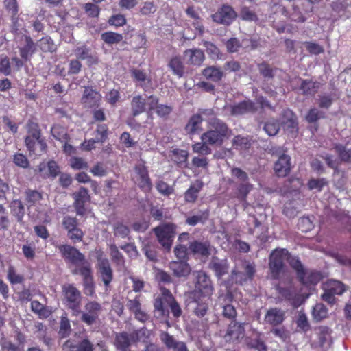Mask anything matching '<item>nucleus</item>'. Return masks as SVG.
<instances>
[{
    "mask_svg": "<svg viewBox=\"0 0 351 351\" xmlns=\"http://www.w3.org/2000/svg\"><path fill=\"white\" fill-rule=\"evenodd\" d=\"M289 261L291 267L295 271L297 278L306 287L315 286L322 279L320 271L306 269L298 257H291L289 252L285 248L274 250L269 259V269L273 280H279L286 269L285 261Z\"/></svg>",
    "mask_w": 351,
    "mask_h": 351,
    "instance_id": "nucleus-1",
    "label": "nucleus"
},
{
    "mask_svg": "<svg viewBox=\"0 0 351 351\" xmlns=\"http://www.w3.org/2000/svg\"><path fill=\"white\" fill-rule=\"evenodd\" d=\"M194 284V289L186 294V305L195 316L202 318L209 311L213 287L210 278L202 271L197 272Z\"/></svg>",
    "mask_w": 351,
    "mask_h": 351,
    "instance_id": "nucleus-2",
    "label": "nucleus"
},
{
    "mask_svg": "<svg viewBox=\"0 0 351 351\" xmlns=\"http://www.w3.org/2000/svg\"><path fill=\"white\" fill-rule=\"evenodd\" d=\"M160 294L154 300V311L159 317H167L169 309L175 318H179L182 314V310L178 302L169 289L165 287L160 288Z\"/></svg>",
    "mask_w": 351,
    "mask_h": 351,
    "instance_id": "nucleus-3",
    "label": "nucleus"
},
{
    "mask_svg": "<svg viewBox=\"0 0 351 351\" xmlns=\"http://www.w3.org/2000/svg\"><path fill=\"white\" fill-rule=\"evenodd\" d=\"M212 123L210 129L201 135L200 139L205 140L210 146L219 147L226 139L230 137L232 131L223 121H216Z\"/></svg>",
    "mask_w": 351,
    "mask_h": 351,
    "instance_id": "nucleus-4",
    "label": "nucleus"
},
{
    "mask_svg": "<svg viewBox=\"0 0 351 351\" xmlns=\"http://www.w3.org/2000/svg\"><path fill=\"white\" fill-rule=\"evenodd\" d=\"M256 274L254 262L250 260H241L231 271L230 278L237 285H244L252 282Z\"/></svg>",
    "mask_w": 351,
    "mask_h": 351,
    "instance_id": "nucleus-5",
    "label": "nucleus"
},
{
    "mask_svg": "<svg viewBox=\"0 0 351 351\" xmlns=\"http://www.w3.org/2000/svg\"><path fill=\"white\" fill-rule=\"evenodd\" d=\"M177 226L173 223H164L153 229L158 243L162 248L170 252L176 234Z\"/></svg>",
    "mask_w": 351,
    "mask_h": 351,
    "instance_id": "nucleus-6",
    "label": "nucleus"
},
{
    "mask_svg": "<svg viewBox=\"0 0 351 351\" xmlns=\"http://www.w3.org/2000/svg\"><path fill=\"white\" fill-rule=\"evenodd\" d=\"M323 289L322 299L328 304L334 305L337 302L335 295H341L347 288L341 281L330 279L324 284Z\"/></svg>",
    "mask_w": 351,
    "mask_h": 351,
    "instance_id": "nucleus-7",
    "label": "nucleus"
},
{
    "mask_svg": "<svg viewBox=\"0 0 351 351\" xmlns=\"http://www.w3.org/2000/svg\"><path fill=\"white\" fill-rule=\"evenodd\" d=\"M133 182L144 193H149L153 184L149 175V171L144 162L136 164L134 167Z\"/></svg>",
    "mask_w": 351,
    "mask_h": 351,
    "instance_id": "nucleus-8",
    "label": "nucleus"
},
{
    "mask_svg": "<svg viewBox=\"0 0 351 351\" xmlns=\"http://www.w3.org/2000/svg\"><path fill=\"white\" fill-rule=\"evenodd\" d=\"M62 293L68 308L78 313L82 298L80 290L73 284H64L62 286Z\"/></svg>",
    "mask_w": 351,
    "mask_h": 351,
    "instance_id": "nucleus-9",
    "label": "nucleus"
},
{
    "mask_svg": "<svg viewBox=\"0 0 351 351\" xmlns=\"http://www.w3.org/2000/svg\"><path fill=\"white\" fill-rule=\"evenodd\" d=\"M97 273L106 287H108L113 280V270L109 260L101 250L96 252Z\"/></svg>",
    "mask_w": 351,
    "mask_h": 351,
    "instance_id": "nucleus-10",
    "label": "nucleus"
},
{
    "mask_svg": "<svg viewBox=\"0 0 351 351\" xmlns=\"http://www.w3.org/2000/svg\"><path fill=\"white\" fill-rule=\"evenodd\" d=\"M72 274L73 275L79 274L82 277L83 291L86 295L93 296L95 293V284L89 263L74 269Z\"/></svg>",
    "mask_w": 351,
    "mask_h": 351,
    "instance_id": "nucleus-11",
    "label": "nucleus"
},
{
    "mask_svg": "<svg viewBox=\"0 0 351 351\" xmlns=\"http://www.w3.org/2000/svg\"><path fill=\"white\" fill-rule=\"evenodd\" d=\"M57 248L66 262L76 266H78L80 264L83 265L86 264L85 256L75 247L64 244L57 246Z\"/></svg>",
    "mask_w": 351,
    "mask_h": 351,
    "instance_id": "nucleus-12",
    "label": "nucleus"
},
{
    "mask_svg": "<svg viewBox=\"0 0 351 351\" xmlns=\"http://www.w3.org/2000/svg\"><path fill=\"white\" fill-rule=\"evenodd\" d=\"M102 312L101 304L96 301H90L84 306V311L81 316V320L88 326L96 324Z\"/></svg>",
    "mask_w": 351,
    "mask_h": 351,
    "instance_id": "nucleus-13",
    "label": "nucleus"
},
{
    "mask_svg": "<svg viewBox=\"0 0 351 351\" xmlns=\"http://www.w3.org/2000/svg\"><path fill=\"white\" fill-rule=\"evenodd\" d=\"M211 17L214 22L229 26L237 17V13L232 6L223 4Z\"/></svg>",
    "mask_w": 351,
    "mask_h": 351,
    "instance_id": "nucleus-14",
    "label": "nucleus"
},
{
    "mask_svg": "<svg viewBox=\"0 0 351 351\" xmlns=\"http://www.w3.org/2000/svg\"><path fill=\"white\" fill-rule=\"evenodd\" d=\"M72 197L74 199L73 207L77 215H85L86 213V204L89 203L91 199L88 190L81 186L77 191L73 193Z\"/></svg>",
    "mask_w": 351,
    "mask_h": 351,
    "instance_id": "nucleus-15",
    "label": "nucleus"
},
{
    "mask_svg": "<svg viewBox=\"0 0 351 351\" xmlns=\"http://www.w3.org/2000/svg\"><path fill=\"white\" fill-rule=\"evenodd\" d=\"M101 101V95L93 89L92 86H85L82 97V104L88 108H97Z\"/></svg>",
    "mask_w": 351,
    "mask_h": 351,
    "instance_id": "nucleus-16",
    "label": "nucleus"
},
{
    "mask_svg": "<svg viewBox=\"0 0 351 351\" xmlns=\"http://www.w3.org/2000/svg\"><path fill=\"white\" fill-rule=\"evenodd\" d=\"M60 173V167L53 160L43 161L38 166V173L43 179L55 178Z\"/></svg>",
    "mask_w": 351,
    "mask_h": 351,
    "instance_id": "nucleus-17",
    "label": "nucleus"
},
{
    "mask_svg": "<svg viewBox=\"0 0 351 351\" xmlns=\"http://www.w3.org/2000/svg\"><path fill=\"white\" fill-rule=\"evenodd\" d=\"M245 328L243 324L236 321L231 322L227 328L226 332L223 336L226 342L231 343L239 341L244 335Z\"/></svg>",
    "mask_w": 351,
    "mask_h": 351,
    "instance_id": "nucleus-18",
    "label": "nucleus"
},
{
    "mask_svg": "<svg viewBox=\"0 0 351 351\" xmlns=\"http://www.w3.org/2000/svg\"><path fill=\"white\" fill-rule=\"evenodd\" d=\"M126 307L132 313L135 319L145 323L149 319V315L141 309L140 295H136L134 299H128Z\"/></svg>",
    "mask_w": 351,
    "mask_h": 351,
    "instance_id": "nucleus-19",
    "label": "nucleus"
},
{
    "mask_svg": "<svg viewBox=\"0 0 351 351\" xmlns=\"http://www.w3.org/2000/svg\"><path fill=\"white\" fill-rule=\"evenodd\" d=\"M27 131L28 136H33L38 140V145L40 146V152L45 153L47 149V145L45 139L42 138V133L39 124L32 120H29L27 123Z\"/></svg>",
    "mask_w": 351,
    "mask_h": 351,
    "instance_id": "nucleus-20",
    "label": "nucleus"
},
{
    "mask_svg": "<svg viewBox=\"0 0 351 351\" xmlns=\"http://www.w3.org/2000/svg\"><path fill=\"white\" fill-rule=\"evenodd\" d=\"M73 52L78 60H86L88 65L98 63L97 57L92 53L91 49L84 43L77 46Z\"/></svg>",
    "mask_w": 351,
    "mask_h": 351,
    "instance_id": "nucleus-21",
    "label": "nucleus"
},
{
    "mask_svg": "<svg viewBox=\"0 0 351 351\" xmlns=\"http://www.w3.org/2000/svg\"><path fill=\"white\" fill-rule=\"evenodd\" d=\"M285 317V313L283 310L274 307L267 311L264 319L267 324L274 327L282 324Z\"/></svg>",
    "mask_w": 351,
    "mask_h": 351,
    "instance_id": "nucleus-22",
    "label": "nucleus"
},
{
    "mask_svg": "<svg viewBox=\"0 0 351 351\" xmlns=\"http://www.w3.org/2000/svg\"><path fill=\"white\" fill-rule=\"evenodd\" d=\"M274 169L278 177L285 178L291 171V158L282 154L274 164Z\"/></svg>",
    "mask_w": 351,
    "mask_h": 351,
    "instance_id": "nucleus-23",
    "label": "nucleus"
},
{
    "mask_svg": "<svg viewBox=\"0 0 351 351\" xmlns=\"http://www.w3.org/2000/svg\"><path fill=\"white\" fill-rule=\"evenodd\" d=\"M130 73L136 85L141 86L144 90H146L152 84L151 78L143 70L133 68L130 70Z\"/></svg>",
    "mask_w": 351,
    "mask_h": 351,
    "instance_id": "nucleus-24",
    "label": "nucleus"
},
{
    "mask_svg": "<svg viewBox=\"0 0 351 351\" xmlns=\"http://www.w3.org/2000/svg\"><path fill=\"white\" fill-rule=\"evenodd\" d=\"M203 187L204 182L202 180L197 179L194 182L191 183L189 188L184 193L185 202L195 204Z\"/></svg>",
    "mask_w": 351,
    "mask_h": 351,
    "instance_id": "nucleus-25",
    "label": "nucleus"
},
{
    "mask_svg": "<svg viewBox=\"0 0 351 351\" xmlns=\"http://www.w3.org/2000/svg\"><path fill=\"white\" fill-rule=\"evenodd\" d=\"M256 110L255 103L250 99H247L232 105L230 111L232 115H243L246 113H254Z\"/></svg>",
    "mask_w": 351,
    "mask_h": 351,
    "instance_id": "nucleus-26",
    "label": "nucleus"
},
{
    "mask_svg": "<svg viewBox=\"0 0 351 351\" xmlns=\"http://www.w3.org/2000/svg\"><path fill=\"white\" fill-rule=\"evenodd\" d=\"M169 268L173 274L178 278L187 277L191 271V267L184 260L173 261L169 263Z\"/></svg>",
    "mask_w": 351,
    "mask_h": 351,
    "instance_id": "nucleus-27",
    "label": "nucleus"
},
{
    "mask_svg": "<svg viewBox=\"0 0 351 351\" xmlns=\"http://www.w3.org/2000/svg\"><path fill=\"white\" fill-rule=\"evenodd\" d=\"M25 45L19 48V54L25 62H29L32 56L36 51V44L30 36H25Z\"/></svg>",
    "mask_w": 351,
    "mask_h": 351,
    "instance_id": "nucleus-28",
    "label": "nucleus"
},
{
    "mask_svg": "<svg viewBox=\"0 0 351 351\" xmlns=\"http://www.w3.org/2000/svg\"><path fill=\"white\" fill-rule=\"evenodd\" d=\"M276 290L282 298L290 302L293 305L297 306L299 304V295L293 285H290L286 287L278 285Z\"/></svg>",
    "mask_w": 351,
    "mask_h": 351,
    "instance_id": "nucleus-29",
    "label": "nucleus"
},
{
    "mask_svg": "<svg viewBox=\"0 0 351 351\" xmlns=\"http://www.w3.org/2000/svg\"><path fill=\"white\" fill-rule=\"evenodd\" d=\"M63 346L68 351H93L94 350L93 343L86 338L78 343L69 339L65 341Z\"/></svg>",
    "mask_w": 351,
    "mask_h": 351,
    "instance_id": "nucleus-30",
    "label": "nucleus"
},
{
    "mask_svg": "<svg viewBox=\"0 0 351 351\" xmlns=\"http://www.w3.org/2000/svg\"><path fill=\"white\" fill-rule=\"evenodd\" d=\"M132 338V335L127 332L117 333L114 341L116 349L118 351H130Z\"/></svg>",
    "mask_w": 351,
    "mask_h": 351,
    "instance_id": "nucleus-31",
    "label": "nucleus"
},
{
    "mask_svg": "<svg viewBox=\"0 0 351 351\" xmlns=\"http://www.w3.org/2000/svg\"><path fill=\"white\" fill-rule=\"evenodd\" d=\"M331 7L339 16L346 19L351 17V0H336L332 2Z\"/></svg>",
    "mask_w": 351,
    "mask_h": 351,
    "instance_id": "nucleus-32",
    "label": "nucleus"
},
{
    "mask_svg": "<svg viewBox=\"0 0 351 351\" xmlns=\"http://www.w3.org/2000/svg\"><path fill=\"white\" fill-rule=\"evenodd\" d=\"M189 249V252L194 255L198 254L202 256H208L210 254V245L207 241L202 242L195 240L190 242Z\"/></svg>",
    "mask_w": 351,
    "mask_h": 351,
    "instance_id": "nucleus-33",
    "label": "nucleus"
},
{
    "mask_svg": "<svg viewBox=\"0 0 351 351\" xmlns=\"http://www.w3.org/2000/svg\"><path fill=\"white\" fill-rule=\"evenodd\" d=\"M204 118L199 114H194L189 118L184 127V130L189 135L195 134L199 130H202V124Z\"/></svg>",
    "mask_w": 351,
    "mask_h": 351,
    "instance_id": "nucleus-34",
    "label": "nucleus"
},
{
    "mask_svg": "<svg viewBox=\"0 0 351 351\" xmlns=\"http://www.w3.org/2000/svg\"><path fill=\"white\" fill-rule=\"evenodd\" d=\"M184 55L188 58V62L194 66H200L205 60L204 53L199 49H186L184 51Z\"/></svg>",
    "mask_w": 351,
    "mask_h": 351,
    "instance_id": "nucleus-35",
    "label": "nucleus"
},
{
    "mask_svg": "<svg viewBox=\"0 0 351 351\" xmlns=\"http://www.w3.org/2000/svg\"><path fill=\"white\" fill-rule=\"evenodd\" d=\"M321 86L320 82L311 80H302L300 89L304 95H315Z\"/></svg>",
    "mask_w": 351,
    "mask_h": 351,
    "instance_id": "nucleus-36",
    "label": "nucleus"
},
{
    "mask_svg": "<svg viewBox=\"0 0 351 351\" xmlns=\"http://www.w3.org/2000/svg\"><path fill=\"white\" fill-rule=\"evenodd\" d=\"M202 75L213 82H219L224 76L222 70L215 66H209L202 71Z\"/></svg>",
    "mask_w": 351,
    "mask_h": 351,
    "instance_id": "nucleus-37",
    "label": "nucleus"
},
{
    "mask_svg": "<svg viewBox=\"0 0 351 351\" xmlns=\"http://www.w3.org/2000/svg\"><path fill=\"white\" fill-rule=\"evenodd\" d=\"M168 66L175 75L178 77L183 76L184 73V65L180 56H176L172 57L169 61Z\"/></svg>",
    "mask_w": 351,
    "mask_h": 351,
    "instance_id": "nucleus-38",
    "label": "nucleus"
},
{
    "mask_svg": "<svg viewBox=\"0 0 351 351\" xmlns=\"http://www.w3.org/2000/svg\"><path fill=\"white\" fill-rule=\"evenodd\" d=\"M146 101L141 95L134 96L131 101V110L133 117H136L145 111Z\"/></svg>",
    "mask_w": 351,
    "mask_h": 351,
    "instance_id": "nucleus-39",
    "label": "nucleus"
},
{
    "mask_svg": "<svg viewBox=\"0 0 351 351\" xmlns=\"http://www.w3.org/2000/svg\"><path fill=\"white\" fill-rule=\"evenodd\" d=\"M51 133L54 138L61 143L68 142L70 139L67 128L60 124H54L51 128Z\"/></svg>",
    "mask_w": 351,
    "mask_h": 351,
    "instance_id": "nucleus-40",
    "label": "nucleus"
},
{
    "mask_svg": "<svg viewBox=\"0 0 351 351\" xmlns=\"http://www.w3.org/2000/svg\"><path fill=\"white\" fill-rule=\"evenodd\" d=\"M281 119L284 125L293 129L298 128V121L295 114L289 108L283 109L281 112Z\"/></svg>",
    "mask_w": 351,
    "mask_h": 351,
    "instance_id": "nucleus-41",
    "label": "nucleus"
},
{
    "mask_svg": "<svg viewBox=\"0 0 351 351\" xmlns=\"http://www.w3.org/2000/svg\"><path fill=\"white\" fill-rule=\"evenodd\" d=\"M12 214L16 217L18 222L23 221L25 215V206L20 199H13L10 204Z\"/></svg>",
    "mask_w": 351,
    "mask_h": 351,
    "instance_id": "nucleus-42",
    "label": "nucleus"
},
{
    "mask_svg": "<svg viewBox=\"0 0 351 351\" xmlns=\"http://www.w3.org/2000/svg\"><path fill=\"white\" fill-rule=\"evenodd\" d=\"M36 44V47H38L44 53H52L56 50V45L51 38L49 36H43Z\"/></svg>",
    "mask_w": 351,
    "mask_h": 351,
    "instance_id": "nucleus-43",
    "label": "nucleus"
},
{
    "mask_svg": "<svg viewBox=\"0 0 351 351\" xmlns=\"http://www.w3.org/2000/svg\"><path fill=\"white\" fill-rule=\"evenodd\" d=\"M210 267L218 276H221L227 273L228 266L226 260H219L217 257H213L210 262Z\"/></svg>",
    "mask_w": 351,
    "mask_h": 351,
    "instance_id": "nucleus-44",
    "label": "nucleus"
},
{
    "mask_svg": "<svg viewBox=\"0 0 351 351\" xmlns=\"http://www.w3.org/2000/svg\"><path fill=\"white\" fill-rule=\"evenodd\" d=\"M232 147L239 150H248L252 146V143L248 137L241 135L235 136L232 141Z\"/></svg>",
    "mask_w": 351,
    "mask_h": 351,
    "instance_id": "nucleus-45",
    "label": "nucleus"
},
{
    "mask_svg": "<svg viewBox=\"0 0 351 351\" xmlns=\"http://www.w3.org/2000/svg\"><path fill=\"white\" fill-rule=\"evenodd\" d=\"M253 185L249 182H241L237 187L236 197L241 202H245Z\"/></svg>",
    "mask_w": 351,
    "mask_h": 351,
    "instance_id": "nucleus-46",
    "label": "nucleus"
},
{
    "mask_svg": "<svg viewBox=\"0 0 351 351\" xmlns=\"http://www.w3.org/2000/svg\"><path fill=\"white\" fill-rule=\"evenodd\" d=\"M110 250L111 260L114 265L117 267H124L125 263V258L118 247L114 244H112L110 246Z\"/></svg>",
    "mask_w": 351,
    "mask_h": 351,
    "instance_id": "nucleus-47",
    "label": "nucleus"
},
{
    "mask_svg": "<svg viewBox=\"0 0 351 351\" xmlns=\"http://www.w3.org/2000/svg\"><path fill=\"white\" fill-rule=\"evenodd\" d=\"M101 40L108 45L118 44L123 40V35L114 32H106L101 35Z\"/></svg>",
    "mask_w": 351,
    "mask_h": 351,
    "instance_id": "nucleus-48",
    "label": "nucleus"
},
{
    "mask_svg": "<svg viewBox=\"0 0 351 351\" xmlns=\"http://www.w3.org/2000/svg\"><path fill=\"white\" fill-rule=\"evenodd\" d=\"M25 200L28 204L29 207L35 206L36 204L39 203L40 200L43 199L42 193L36 190L27 189L25 191Z\"/></svg>",
    "mask_w": 351,
    "mask_h": 351,
    "instance_id": "nucleus-49",
    "label": "nucleus"
},
{
    "mask_svg": "<svg viewBox=\"0 0 351 351\" xmlns=\"http://www.w3.org/2000/svg\"><path fill=\"white\" fill-rule=\"evenodd\" d=\"M197 114H201L204 118V121H206L208 126H211L213 124L212 123H214L216 121H222L217 117L216 112L213 108L199 109V112Z\"/></svg>",
    "mask_w": 351,
    "mask_h": 351,
    "instance_id": "nucleus-50",
    "label": "nucleus"
},
{
    "mask_svg": "<svg viewBox=\"0 0 351 351\" xmlns=\"http://www.w3.org/2000/svg\"><path fill=\"white\" fill-rule=\"evenodd\" d=\"M3 5L8 14H10V19L16 21L19 11L17 0H3Z\"/></svg>",
    "mask_w": 351,
    "mask_h": 351,
    "instance_id": "nucleus-51",
    "label": "nucleus"
},
{
    "mask_svg": "<svg viewBox=\"0 0 351 351\" xmlns=\"http://www.w3.org/2000/svg\"><path fill=\"white\" fill-rule=\"evenodd\" d=\"M95 138L99 143H104L108 138L109 129L107 124L99 123L95 131Z\"/></svg>",
    "mask_w": 351,
    "mask_h": 351,
    "instance_id": "nucleus-52",
    "label": "nucleus"
},
{
    "mask_svg": "<svg viewBox=\"0 0 351 351\" xmlns=\"http://www.w3.org/2000/svg\"><path fill=\"white\" fill-rule=\"evenodd\" d=\"M7 278L11 285L23 283L25 280L23 275L18 274L12 265L8 267Z\"/></svg>",
    "mask_w": 351,
    "mask_h": 351,
    "instance_id": "nucleus-53",
    "label": "nucleus"
},
{
    "mask_svg": "<svg viewBox=\"0 0 351 351\" xmlns=\"http://www.w3.org/2000/svg\"><path fill=\"white\" fill-rule=\"evenodd\" d=\"M206 49V53L212 59L220 58V50L213 43L203 40L201 43Z\"/></svg>",
    "mask_w": 351,
    "mask_h": 351,
    "instance_id": "nucleus-54",
    "label": "nucleus"
},
{
    "mask_svg": "<svg viewBox=\"0 0 351 351\" xmlns=\"http://www.w3.org/2000/svg\"><path fill=\"white\" fill-rule=\"evenodd\" d=\"M312 315L315 320L319 322L327 317L328 308L322 303L316 304L313 307Z\"/></svg>",
    "mask_w": 351,
    "mask_h": 351,
    "instance_id": "nucleus-55",
    "label": "nucleus"
},
{
    "mask_svg": "<svg viewBox=\"0 0 351 351\" xmlns=\"http://www.w3.org/2000/svg\"><path fill=\"white\" fill-rule=\"evenodd\" d=\"M68 238L74 243L83 241L84 237V231L79 227L71 228L66 230Z\"/></svg>",
    "mask_w": 351,
    "mask_h": 351,
    "instance_id": "nucleus-56",
    "label": "nucleus"
},
{
    "mask_svg": "<svg viewBox=\"0 0 351 351\" xmlns=\"http://www.w3.org/2000/svg\"><path fill=\"white\" fill-rule=\"evenodd\" d=\"M326 117L325 113L316 108H311L308 111L305 119L309 123L317 122L320 119Z\"/></svg>",
    "mask_w": 351,
    "mask_h": 351,
    "instance_id": "nucleus-57",
    "label": "nucleus"
},
{
    "mask_svg": "<svg viewBox=\"0 0 351 351\" xmlns=\"http://www.w3.org/2000/svg\"><path fill=\"white\" fill-rule=\"evenodd\" d=\"M210 145L205 140H201L192 145L193 152L202 155H208L212 153Z\"/></svg>",
    "mask_w": 351,
    "mask_h": 351,
    "instance_id": "nucleus-58",
    "label": "nucleus"
},
{
    "mask_svg": "<svg viewBox=\"0 0 351 351\" xmlns=\"http://www.w3.org/2000/svg\"><path fill=\"white\" fill-rule=\"evenodd\" d=\"M156 189L159 193L166 197H169L174 193L173 186H170L162 180L156 182Z\"/></svg>",
    "mask_w": 351,
    "mask_h": 351,
    "instance_id": "nucleus-59",
    "label": "nucleus"
},
{
    "mask_svg": "<svg viewBox=\"0 0 351 351\" xmlns=\"http://www.w3.org/2000/svg\"><path fill=\"white\" fill-rule=\"evenodd\" d=\"M328 184V181L324 178H311L307 182V187L310 191L316 189L318 192L322 191L323 188Z\"/></svg>",
    "mask_w": 351,
    "mask_h": 351,
    "instance_id": "nucleus-60",
    "label": "nucleus"
},
{
    "mask_svg": "<svg viewBox=\"0 0 351 351\" xmlns=\"http://www.w3.org/2000/svg\"><path fill=\"white\" fill-rule=\"evenodd\" d=\"M208 218V213L207 211L202 212L200 215L189 216L186 219L187 225L195 226L197 223H204Z\"/></svg>",
    "mask_w": 351,
    "mask_h": 351,
    "instance_id": "nucleus-61",
    "label": "nucleus"
},
{
    "mask_svg": "<svg viewBox=\"0 0 351 351\" xmlns=\"http://www.w3.org/2000/svg\"><path fill=\"white\" fill-rule=\"evenodd\" d=\"M174 254L178 260L188 261L189 249L186 245L178 243L173 250Z\"/></svg>",
    "mask_w": 351,
    "mask_h": 351,
    "instance_id": "nucleus-62",
    "label": "nucleus"
},
{
    "mask_svg": "<svg viewBox=\"0 0 351 351\" xmlns=\"http://www.w3.org/2000/svg\"><path fill=\"white\" fill-rule=\"evenodd\" d=\"M222 315L223 317L231 320V322L236 321L237 312L235 307L231 304H225L222 306Z\"/></svg>",
    "mask_w": 351,
    "mask_h": 351,
    "instance_id": "nucleus-63",
    "label": "nucleus"
},
{
    "mask_svg": "<svg viewBox=\"0 0 351 351\" xmlns=\"http://www.w3.org/2000/svg\"><path fill=\"white\" fill-rule=\"evenodd\" d=\"M335 149L341 160L344 162L351 161V149H346V147L341 144H336Z\"/></svg>",
    "mask_w": 351,
    "mask_h": 351,
    "instance_id": "nucleus-64",
    "label": "nucleus"
}]
</instances>
